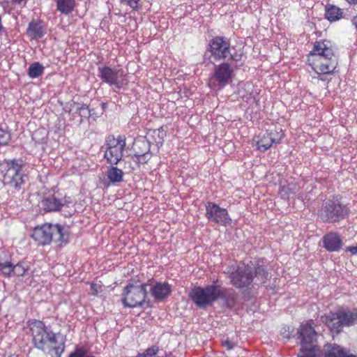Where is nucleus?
Listing matches in <instances>:
<instances>
[{"instance_id": "1", "label": "nucleus", "mask_w": 357, "mask_h": 357, "mask_svg": "<svg viewBox=\"0 0 357 357\" xmlns=\"http://www.w3.org/2000/svg\"><path fill=\"white\" fill-rule=\"evenodd\" d=\"M308 61L317 75H329L333 73L337 62L331 43L327 40L317 41L310 51Z\"/></svg>"}, {"instance_id": "2", "label": "nucleus", "mask_w": 357, "mask_h": 357, "mask_svg": "<svg viewBox=\"0 0 357 357\" xmlns=\"http://www.w3.org/2000/svg\"><path fill=\"white\" fill-rule=\"evenodd\" d=\"M30 330L34 346L52 357H61L64 351V345L56 346V334L49 330L45 324L39 320H34L30 324Z\"/></svg>"}, {"instance_id": "3", "label": "nucleus", "mask_w": 357, "mask_h": 357, "mask_svg": "<svg viewBox=\"0 0 357 357\" xmlns=\"http://www.w3.org/2000/svg\"><path fill=\"white\" fill-rule=\"evenodd\" d=\"M231 284L237 288L248 287L255 278V284H264L268 277V273L262 265H255L250 261L245 264L241 263L233 268V271H228Z\"/></svg>"}, {"instance_id": "4", "label": "nucleus", "mask_w": 357, "mask_h": 357, "mask_svg": "<svg viewBox=\"0 0 357 357\" xmlns=\"http://www.w3.org/2000/svg\"><path fill=\"white\" fill-rule=\"evenodd\" d=\"M33 239L41 245H50L52 242L63 246L68 241V235L63 226L59 224L45 223L33 229Z\"/></svg>"}, {"instance_id": "5", "label": "nucleus", "mask_w": 357, "mask_h": 357, "mask_svg": "<svg viewBox=\"0 0 357 357\" xmlns=\"http://www.w3.org/2000/svg\"><path fill=\"white\" fill-rule=\"evenodd\" d=\"M314 321L310 320L300 326L298 332L301 340V348L298 354V357H319L321 349L317 342L319 334L313 326Z\"/></svg>"}, {"instance_id": "6", "label": "nucleus", "mask_w": 357, "mask_h": 357, "mask_svg": "<svg viewBox=\"0 0 357 357\" xmlns=\"http://www.w3.org/2000/svg\"><path fill=\"white\" fill-rule=\"evenodd\" d=\"M321 321L333 333L338 334L344 326H350L357 321V312L338 310L335 312H330L321 317Z\"/></svg>"}, {"instance_id": "7", "label": "nucleus", "mask_w": 357, "mask_h": 357, "mask_svg": "<svg viewBox=\"0 0 357 357\" xmlns=\"http://www.w3.org/2000/svg\"><path fill=\"white\" fill-rule=\"evenodd\" d=\"M222 294V292L220 290V284L213 283L204 287H194L189 296L198 307L205 309L218 300Z\"/></svg>"}, {"instance_id": "8", "label": "nucleus", "mask_w": 357, "mask_h": 357, "mask_svg": "<svg viewBox=\"0 0 357 357\" xmlns=\"http://www.w3.org/2000/svg\"><path fill=\"white\" fill-rule=\"evenodd\" d=\"M349 213L347 206L338 200L328 199L324 201L318 216L324 222H337L346 218Z\"/></svg>"}, {"instance_id": "9", "label": "nucleus", "mask_w": 357, "mask_h": 357, "mask_svg": "<svg viewBox=\"0 0 357 357\" xmlns=\"http://www.w3.org/2000/svg\"><path fill=\"white\" fill-rule=\"evenodd\" d=\"M147 284L128 283L122 294V303L124 307L135 308L142 306L146 296Z\"/></svg>"}, {"instance_id": "10", "label": "nucleus", "mask_w": 357, "mask_h": 357, "mask_svg": "<svg viewBox=\"0 0 357 357\" xmlns=\"http://www.w3.org/2000/svg\"><path fill=\"white\" fill-rule=\"evenodd\" d=\"M126 146V137L123 135H109L106 139V149L104 158L111 165H117L123 156V151Z\"/></svg>"}, {"instance_id": "11", "label": "nucleus", "mask_w": 357, "mask_h": 357, "mask_svg": "<svg viewBox=\"0 0 357 357\" xmlns=\"http://www.w3.org/2000/svg\"><path fill=\"white\" fill-rule=\"evenodd\" d=\"M209 51L215 59H225L229 56L231 60L238 61L242 59L241 52L231 53L230 43L224 37H214L210 41Z\"/></svg>"}, {"instance_id": "12", "label": "nucleus", "mask_w": 357, "mask_h": 357, "mask_svg": "<svg viewBox=\"0 0 357 357\" xmlns=\"http://www.w3.org/2000/svg\"><path fill=\"white\" fill-rule=\"evenodd\" d=\"M24 162L20 159L9 160L6 162V171L3 176L4 184L20 189L24 183L25 175L22 173Z\"/></svg>"}, {"instance_id": "13", "label": "nucleus", "mask_w": 357, "mask_h": 357, "mask_svg": "<svg viewBox=\"0 0 357 357\" xmlns=\"http://www.w3.org/2000/svg\"><path fill=\"white\" fill-rule=\"evenodd\" d=\"M98 76L102 81L114 89H123L128 83L126 75L122 69L104 66L98 68Z\"/></svg>"}, {"instance_id": "14", "label": "nucleus", "mask_w": 357, "mask_h": 357, "mask_svg": "<svg viewBox=\"0 0 357 357\" xmlns=\"http://www.w3.org/2000/svg\"><path fill=\"white\" fill-rule=\"evenodd\" d=\"M206 217L209 221L224 226L231 223L227 210L214 202H208L206 204Z\"/></svg>"}, {"instance_id": "15", "label": "nucleus", "mask_w": 357, "mask_h": 357, "mask_svg": "<svg viewBox=\"0 0 357 357\" xmlns=\"http://www.w3.org/2000/svg\"><path fill=\"white\" fill-rule=\"evenodd\" d=\"M284 134L282 129L271 130L264 133L257 141V149L264 152L271 148L273 144L280 143Z\"/></svg>"}, {"instance_id": "16", "label": "nucleus", "mask_w": 357, "mask_h": 357, "mask_svg": "<svg viewBox=\"0 0 357 357\" xmlns=\"http://www.w3.org/2000/svg\"><path fill=\"white\" fill-rule=\"evenodd\" d=\"M234 69L228 63H222L219 65H215L213 77L221 86L228 84L232 77Z\"/></svg>"}, {"instance_id": "17", "label": "nucleus", "mask_w": 357, "mask_h": 357, "mask_svg": "<svg viewBox=\"0 0 357 357\" xmlns=\"http://www.w3.org/2000/svg\"><path fill=\"white\" fill-rule=\"evenodd\" d=\"M72 204V201L70 197L65 198L64 200L57 199L54 195H50L44 199L41 202L42 208L46 211H56L61 208L62 206Z\"/></svg>"}, {"instance_id": "18", "label": "nucleus", "mask_w": 357, "mask_h": 357, "mask_svg": "<svg viewBox=\"0 0 357 357\" xmlns=\"http://www.w3.org/2000/svg\"><path fill=\"white\" fill-rule=\"evenodd\" d=\"M150 291L155 300L162 301L170 295L172 289L169 283L166 282H157L151 285Z\"/></svg>"}, {"instance_id": "19", "label": "nucleus", "mask_w": 357, "mask_h": 357, "mask_svg": "<svg viewBox=\"0 0 357 357\" xmlns=\"http://www.w3.org/2000/svg\"><path fill=\"white\" fill-rule=\"evenodd\" d=\"M319 357H357L355 355L348 354L345 349L336 344H326L321 350Z\"/></svg>"}, {"instance_id": "20", "label": "nucleus", "mask_w": 357, "mask_h": 357, "mask_svg": "<svg viewBox=\"0 0 357 357\" xmlns=\"http://www.w3.org/2000/svg\"><path fill=\"white\" fill-rule=\"evenodd\" d=\"M324 248L328 252H336L340 250L342 243L340 236L335 232H330L323 238Z\"/></svg>"}, {"instance_id": "21", "label": "nucleus", "mask_w": 357, "mask_h": 357, "mask_svg": "<svg viewBox=\"0 0 357 357\" xmlns=\"http://www.w3.org/2000/svg\"><path fill=\"white\" fill-rule=\"evenodd\" d=\"M26 33L31 39H39L45 35V31L40 22L32 21L29 24Z\"/></svg>"}, {"instance_id": "22", "label": "nucleus", "mask_w": 357, "mask_h": 357, "mask_svg": "<svg viewBox=\"0 0 357 357\" xmlns=\"http://www.w3.org/2000/svg\"><path fill=\"white\" fill-rule=\"evenodd\" d=\"M123 172L121 169L112 165L107 168L106 172V176L110 183L116 184L121 183L123 181Z\"/></svg>"}, {"instance_id": "23", "label": "nucleus", "mask_w": 357, "mask_h": 357, "mask_svg": "<svg viewBox=\"0 0 357 357\" xmlns=\"http://www.w3.org/2000/svg\"><path fill=\"white\" fill-rule=\"evenodd\" d=\"M220 290L222 294L220 296V298L223 299L226 305L229 307H232L235 305L236 300V294L231 289H227L220 285Z\"/></svg>"}, {"instance_id": "24", "label": "nucleus", "mask_w": 357, "mask_h": 357, "mask_svg": "<svg viewBox=\"0 0 357 357\" xmlns=\"http://www.w3.org/2000/svg\"><path fill=\"white\" fill-rule=\"evenodd\" d=\"M57 10L63 15L71 13L75 7V0H56Z\"/></svg>"}, {"instance_id": "25", "label": "nucleus", "mask_w": 357, "mask_h": 357, "mask_svg": "<svg viewBox=\"0 0 357 357\" xmlns=\"http://www.w3.org/2000/svg\"><path fill=\"white\" fill-rule=\"evenodd\" d=\"M342 11L335 6L329 5L326 7V18L330 22H335L340 19Z\"/></svg>"}, {"instance_id": "26", "label": "nucleus", "mask_w": 357, "mask_h": 357, "mask_svg": "<svg viewBox=\"0 0 357 357\" xmlns=\"http://www.w3.org/2000/svg\"><path fill=\"white\" fill-rule=\"evenodd\" d=\"M45 68L39 62H34L28 68L27 75L29 77L34 79L38 78L43 74Z\"/></svg>"}, {"instance_id": "27", "label": "nucleus", "mask_w": 357, "mask_h": 357, "mask_svg": "<svg viewBox=\"0 0 357 357\" xmlns=\"http://www.w3.org/2000/svg\"><path fill=\"white\" fill-rule=\"evenodd\" d=\"M75 105L76 107V112L78 113L79 116L81 117V122L82 121L83 118H89L91 116V109H90L86 105L75 103Z\"/></svg>"}, {"instance_id": "28", "label": "nucleus", "mask_w": 357, "mask_h": 357, "mask_svg": "<svg viewBox=\"0 0 357 357\" xmlns=\"http://www.w3.org/2000/svg\"><path fill=\"white\" fill-rule=\"evenodd\" d=\"M29 269L28 264L24 261L18 262L13 265V275L23 276Z\"/></svg>"}, {"instance_id": "29", "label": "nucleus", "mask_w": 357, "mask_h": 357, "mask_svg": "<svg viewBox=\"0 0 357 357\" xmlns=\"http://www.w3.org/2000/svg\"><path fill=\"white\" fill-rule=\"evenodd\" d=\"M0 271L5 276H13V264L10 261L0 262Z\"/></svg>"}, {"instance_id": "30", "label": "nucleus", "mask_w": 357, "mask_h": 357, "mask_svg": "<svg viewBox=\"0 0 357 357\" xmlns=\"http://www.w3.org/2000/svg\"><path fill=\"white\" fill-rule=\"evenodd\" d=\"M10 139V134L8 131L0 128V146L8 145Z\"/></svg>"}, {"instance_id": "31", "label": "nucleus", "mask_w": 357, "mask_h": 357, "mask_svg": "<svg viewBox=\"0 0 357 357\" xmlns=\"http://www.w3.org/2000/svg\"><path fill=\"white\" fill-rule=\"evenodd\" d=\"M134 158V160L138 164L146 163L150 158L149 149L148 148V151L145 153H136Z\"/></svg>"}, {"instance_id": "32", "label": "nucleus", "mask_w": 357, "mask_h": 357, "mask_svg": "<svg viewBox=\"0 0 357 357\" xmlns=\"http://www.w3.org/2000/svg\"><path fill=\"white\" fill-rule=\"evenodd\" d=\"M158 352V347L153 346L147 349L144 353L139 354L137 357H157Z\"/></svg>"}, {"instance_id": "33", "label": "nucleus", "mask_w": 357, "mask_h": 357, "mask_svg": "<svg viewBox=\"0 0 357 357\" xmlns=\"http://www.w3.org/2000/svg\"><path fill=\"white\" fill-rule=\"evenodd\" d=\"M69 357H95L93 355L89 354L87 351L81 347H77L72 352Z\"/></svg>"}, {"instance_id": "34", "label": "nucleus", "mask_w": 357, "mask_h": 357, "mask_svg": "<svg viewBox=\"0 0 357 357\" xmlns=\"http://www.w3.org/2000/svg\"><path fill=\"white\" fill-rule=\"evenodd\" d=\"M139 1L140 0H120V3L129 6L133 10H138Z\"/></svg>"}, {"instance_id": "35", "label": "nucleus", "mask_w": 357, "mask_h": 357, "mask_svg": "<svg viewBox=\"0 0 357 357\" xmlns=\"http://www.w3.org/2000/svg\"><path fill=\"white\" fill-rule=\"evenodd\" d=\"M285 194H287V196L289 197L291 195H296V191L292 188H291V185H288V186L287 187H282L281 190V195L282 197H284Z\"/></svg>"}, {"instance_id": "36", "label": "nucleus", "mask_w": 357, "mask_h": 357, "mask_svg": "<svg viewBox=\"0 0 357 357\" xmlns=\"http://www.w3.org/2000/svg\"><path fill=\"white\" fill-rule=\"evenodd\" d=\"M100 290H101L100 285H99L96 283L91 284L90 291H91V294L92 295H94V296L97 295Z\"/></svg>"}, {"instance_id": "37", "label": "nucleus", "mask_w": 357, "mask_h": 357, "mask_svg": "<svg viewBox=\"0 0 357 357\" xmlns=\"http://www.w3.org/2000/svg\"><path fill=\"white\" fill-rule=\"evenodd\" d=\"M222 344L228 350L232 349L234 347V343L229 340H222Z\"/></svg>"}, {"instance_id": "38", "label": "nucleus", "mask_w": 357, "mask_h": 357, "mask_svg": "<svg viewBox=\"0 0 357 357\" xmlns=\"http://www.w3.org/2000/svg\"><path fill=\"white\" fill-rule=\"evenodd\" d=\"M27 0H12V3L15 5H20L22 6H25Z\"/></svg>"}, {"instance_id": "39", "label": "nucleus", "mask_w": 357, "mask_h": 357, "mask_svg": "<svg viewBox=\"0 0 357 357\" xmlns=\"http://www.w3.org/2000/svg\"><path fill=\"white\" fill-rule=\"evenodd\" d=\"M346 250L350 252L352 255H357V250L356 246L347 247Z\"/></svg>"}, {"instance_id": "40", "label": "nucleus", "mask_w": 357, "mask_h": 357, "mask_svg": "<svg viewBox=\"0 0 357 357\" xmlns=\"http://www.w3.org/2000/svg\"><path fill=\"white\" fill-rule=\"evenodd\" d=\"M351 22L353 25L355 26V29L357 30V15L353 18Z\"/></svg>"}, {"instance_id": "41", "label": "nucleus", "mask_w": 357, "mask_h": 357, "mask_svg": "<svg viewBox=\"0 0 357 357\" xmlns=\"http://www.w3.org/2000/svg\"><path fill=\"white\" fill-rule=\"evenodd\" d=\"M349 4L357 6V0H346Z\"/></svg>"}, {"instance_id": "42", "label": "nucleus", "mask_w": 357, "mask_h": 357, "mask_svg": "<svg viewBox=\"0 0 357 357\" xmlns=\"http://www.w3.org/2000/svg\"><path fill=\"white\" fill-rule=\"evenodd\" d=\"M318 75L317 77L314 76L312 77L313 78H317V79H320L321 81H325L326 80V79L324 77V75Z\"/></svg>"}, {"instance_id": "43", "label": "nucleus", "mask_w": 357, "mask_h": 357, "mask_svg": "<svg viewBox=\"0 0 357 357\" xmlns=\"http://www.w3.org/2000/svg\"><path fill=\"white\" fill-rule=\"evenodd\" d=\"M101 107L103 111H105L107 108V104L105 102L101 103Z\"/></svg>"}, {"instance_id": "44", "label": "nucleus", "mask_w": 357, "mask_h": 357, "mask_svg": "<svg viewBox=\"0 0 357 357\" xmlns=\"http://www.w3.org/2000/svg\"><path fill=\"white\" fill-rule=\"evenodd\" d=\"M3 30V24H2V18H1V16L0 15V33Z\"/></svg>"}, {"instance_id": "45", "label": "nucleus", "mask_w": 357, "mask_h": 357, "mask_svg": "<svg viewBox=\"0 0 357 357\" xmlns=\"http://www.w3.org/2000/svg\"><path fill=\"white\" fill-rule=\"evenodd\" d=\"M8 357H18V356L15 354H11Z\"/></svg>"}, {"instance_id": "46", "label": "nucleus", "mask_w": 357, "mask_h": 357, "mask_svg": "<svg viewBox=\"0 0 357 357\" xmlns=\"http://www.w3.org/2000/svg\"><path fill=\"white\" fill-rule=\"evenodd\" d=\"M230 270V271H233V269L231 270V268H229L227 271H225V273H228V271Z\"/></svg>"}]
</instances>
